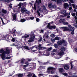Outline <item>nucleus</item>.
Listing matches in <instances>:
<instances>
[{"instance_id":"f257e3e1","label":"nucleus","mask_w":77,"mask_h":77,"mask_svg":"<svg viewBox=\"0 0 77 77\" xmlns=\"http://www.w3.org/2000/svg\"><path fill=\"white\" fill-rule=\"evenodd\" d=\"M0 53H2L1 54V57L3 60H5V59H10L12 57H6V54H9L10 53V50L9 48H6V51H5L3 49H2L0 50Z\"/></svg>"},{"instance_id":"f03ea898","label":"nucleus","mask_w":77,"mask_h":77,"mask_svg":"<svg viewBox=\"0 0 77 77\" xmlns=\"http://www.w3.org/2000/svg\"><path fill=\"white\" fill-rule=\"evenodd\" d=\"M29 38L30 39L28 40V42L30 43L33 42L35 41V36L33 34L31 35H23L22 37V38H24V40L26 41V38H29Z\"/></svg>"},{"instance_id":"7ed1b4c3","label":"nucleus","mask_w":77,"mask_h":77,"mask_svg":"<svg viewBox=\"0 0 77 77\" xmlns=\"http://www.w3.org/2000/svg\"><path fill=\"white\" fill-rule=\"evenodd\" d=\"M10 32H12V34L13 36H16V34L17 33V35L19 36H21L23 35V33L21 32H17L16 31V30L15 29H10Z\"/></svg>"},{"instance_id":"20e7f679","label":"nucleus","mask_w":77,"mask_h":77,"mask_svg":"<svg viewBox=\"0 0 77 77\" xmlns=\"http://www.w3.org/2000/svg\"><path fill=\"white\" fill-rule=\"evenodd\" d=\"M23 5V3H20L18 5V6L17 8H14L13 9V10L14 12H19V11H20V9H21V6Z\"/></svg>"},{"instance_id":"39448f33","label":"nucleus","mask_w":77,"mask_h":77,"mask_svg":"<svg viewBox=\"0 0 77 77\" xmlns=\"http://www.w3.org/2000/svg\"><path fill=\"white\" fill-rule=\"evenodd\" d=\"M61 14H64L65 16H67V18H70V13H66V10H62L61 11Z\"/></svg>"},{"instance_id":"423d86ee","label":"nucleus","mask_w":77,"mask_h":77,"mask_svg":"<svg viewBox=\"0 0 77 77\" xmlns=\"http://www.w3.org/2000/svg\"><path fill=\"white\" fill-rule=\"evenodd\" d=\"M9 34H8L6 35H4L3 34H2L0 38L1 39H4V40H5V41H8L9 40Z\"/></svg>"},{"instance_id":"0eeeda50","label":"nucleus","mask_w":77,"mask_h":77,"mask_svg":"<svg viewBox=\"0 0 77 77\" xmlns=\"http://www.w3.org/2000/svg\"><path fill=\"white\" fill-rule=\"evenodd\" d=\"M68 27H63V28L64 29L63 30V31L64 32H66V31H69V32H70L71 29H71L72 27H71V25H69L68 26Z\"/></svg>"},{"instance_id":"6e6552de","label":"nucleus","mask_w":77,"mask_h":77,"mask_svg":"<svg viewBox=\"0 0 77 77\" xmlns=\"http://www.w3.org/2000/svg\"><path fill=\"white\" fill-rule=\"evenodd\" d=\"M12 18L11 19L13 21H16L17 17V15L16 14L12 13Z\"/></svg>"},{"instance_id":"1a4fd4ad","label":"nucleus","mask_w":77,"mask_h":77,"mask_svg":"<svg viewBox=\"0 0 77 77\" xmlns=\"http://www.w3.org/2000/svg\"><path fill=\"white\" fill-rule=\"evenodd\" d=\"M43 55L44 56H50V52L49 51H44L43 52Z\"/></svg>"},{"instance_id":"9d476101","label":"nucleus","mask_w":77,"mask_h":77,"mask_svg":"<svg viewBox=\"0 0 77 77\" xmlns=\"http://www.w3.org/2000/svg\"><path fill=\"white\" fill-rule=\"evenodd\" d=\"M38 9L39 10H37V12L38 16H40V15H41V13H40L39 11L41 12H43V11H42V10H41V7L40 6H38Z\"/></svg>"},{"instance_id":"9b49d317","label":"nucleus","mask_w":77,"mask_h":77,"mask_svg":"<svg viewBox=\"0 0 77 77\" xmlns=\"http://www.w3.org/2000/svg\"><path fill=\"white\" fill-rule=\"evenodd\" d=\"M47 72L48 73V74H50L51 72V71L50 70H51V69H53V70H56V68H54L53 67H49L48 69Z\"/></svg>"},{"instance_id":"f8f14e48","label":"nucleus","mask_w":77,"mask_h":77,"mask_svg":"<svg viewBox=\"0 0 77 77\" xmlns=\"http://www.w3.org/2000/svg\"><path fill=\"white\" fill-rule=\"evenodd\" d=\"M44 41H46L48 39V35L45 33L43 36Z\"/></svg>"},{"instance_id":"ddd939ff","label":"nucleus","mask_w":77,"mask_h":77,"mask_svg":"<svg viewBox=\"0 0 77 77\" xmlns=\"http://www.w3.org/2000/svg\"><path fill=\"white\" fill-rule=\"evenodd\" d=\"M38 50H45L46 48L45 47H42V45L39 44H38Z\"/></svg>"},{"instance_id":"4468645a","label":"nucleus","mask_w":77,"mask_h":77,"mask_svg":"<svg viewBox=\"0 0 77 77\" xmlns=\"http://www.w3.org/2000/svg\"><path fill=\"white\" fill-rule=\"evenodd\" d=\"M50 23H49L48 25V28L49 29H56V26H50Z\"/></svg>"},{"instance_id":"2eb2a0df","label":"nucleus","mask_w":77,"mask_h":77,"mask_svg":"<svg viewBox=\"0 0 77 77\" xmlns=\"http://www.w3.org/2000/svg\"><path fill=\"white\" fill-rule=\"evenodd\" d=\"M33 75V77H37L35 74L33 73H29V74L27 75L28 77H31Z\"/></svg>"},{"instance_id":"dca6fc26","label":"nucleus","mask_w":77,"mask_h":77,"mask_svg":"<svg viewBox=\"0 0 77 77\" xmlns=\"http://www.w3.org/2000/svg\"><path fill=\"white\" fill-rule=\"evenodd\" d=\"M53 54V53H52V54L53 55V57H54V58H55V59H59L61 58L60 57H58L59 55L55 54Z\"/></svg>"},{"instance_id":"f3484780","label":"nucleus","mask_w":77,"mask_h":77,"mask_svg":"<svg viewBox=\"0 0 77 77\" xmlns=\"http://www.w3.org/2000/svg\"><path fill=\"white\" fill-rule=\"evenodd\" d=\"M63 66L64 67V69L66 70H68L69 69V66L67 64H64Z\"/></svg>"},{"instance_id":"a211bd4d","label":"nucleus","mask_w":77,"mask_h":77,"mask_svg":"<svg viewBox=\"0 0 77 77\" xmlns=\"http://www.w3.org/2000/svg\"><path fill=\"white\" fill-rule=\"evenodd\" d=\"M26 7H25V8L24 7H22L21 9V12L23 13V14H24L25 12L26 11Z\"/></svg>"},{"instance_id":"6ab92c4d","label":"nucleus","mask_w":77,"mask_h":77,"mask_svg":"<svg viewBox=\"0 0 77 77\" xmlns=\"http://www.w3.org/2000/svg\"><path fill=\"white\" fill-rule=\"evenodd\" d=\"M58 54V55H59V56H60L61 57H61L60 58H61V57H62L63 56V54H64V52L62 51H60V52H59Z\"/></svg>"},{"instance_id":"aec40b11","label":"nucleus","mask_w":77,"mask_h":77,"mask_svg":"<svg viewBox=\"0 0 77 77\" xmlns=\"http://www.w3.org/2000/svg\"><path fill=\"white\" fill-rule=\"evenodd\" d=\"M64 42H65L64 40H60V41H58V42H57V44L59 45H62V44H63Z\"/></svg>"},{"instance_id":"412c9836","label":"nucleus","mask_w":77,"mask_h":77,"mask_svg":"<svg viewBox=\"0 0 77 77\" xmlns=\"http://www.w3.org/2000/svg\"><path fill=\"white\" fill-rule=\"evenodd\" d=\"M64 8L65 9L68 8L69 7V5L67 3H65L64 4Z\"/></svg>"},{"instance_id":"4be33fe9","label":"nucleus","mask_w":77,"mask_h":77,"mask_svg":"<svg viewBox=\"0 0 77 77\" xmlns=\"http://www.w3.org/2000/svg\"><path fill=\"white\" fill-rule=\"evenodd\" d=\"M43 8L45 12V14H48V10H47V9H46L45 7L43 6Z\"/></svg>"},{"instance_id":"5701e85b","label":"nucleus","mask_w":77,"mask_h":77,"mask_svg":"<svg viewBox=\"0 0 77 77\" xmlns=\"http://www.w3.org/2000/svg\"><path fill=\"white\" fill-rule=\"evenodd\" d=\"M57 3V4L59 5H62V0H56Z\"/></svg>"},{"instance_id":"b1692460","label":"nucleus","mask_w":77,"mask_h":77,"mask_svg":"<svg viewBox=\"0 0 77 77\" xmlns=\"http://www.w3.org/2000/svg\"><path fill=\"white\" fill-rule=\"evenodd\" d=\"M65 21V19H62L60 20V23H63Z\"/></svg>"},{"instance_id":"393cba45","label":"nucleus","mask_w":77,"mask_h":77,"mask_svg":"<svg viewBox=\"0 0 77 77\" xmlns=\"http://www.w3.org/2000/svg\"><path fill=\"white\" fill-rule=\"evenodd\" d=\"M38 55L39 56L41 57L42 56V55H43V54L41 52V51H39L38 52Z\"/></svg>"},{"instance_id":"a878e982","label":"nucleus","mask_w":77,"mask_h":77,"mask_svg":"<svg viewBox=\"0 0 77 77\" xmlns=\"http://www.w3.org/2000/svg\"><path fill=\"white\" fill-rule=\"evenodd\" d=\"M60 50L61 51H64L66 49H65V47H61Z\"/></svg>"},{"instance_id":"bb28decb","label":"nucleus","mask_w":77,"mask_h":77,"mask_svg":"<svg viewBox=\"0 0 77 77\" xmlns=\"http://www.w3.org/2000/svg\"><path fill=\"white\" fill-rule=\"evenodd\" d=\"M0 19L2 20V25H5L7 24V23H5L3 21V19L2 18V17H0Z\"/></svg>"},{"instance_id":"cd10ccee","label":"nucleus","mask_w":77,"mask_h":77,"mask_svg":"<svg viewBox=\"0 0 77 77\" xmlns=\"http://www.w3.org/2000/svg\"><path fill=\"white\" fill-rule=\"evenodd\" d=\"M34 48H36V49H38V47H37V46H32V47H31L30 48L31 50H33Z\"/></svg>"},{"instance_id":"c85d7f7f","label":"nucleus","mask_w":77,"mask_h":77,"mask_svg":"<svg viewBox=\"0 0 77 77\" xmlns=\"http://www.w3.org/2000/svg\"><path fill=\"white\" fill-rule=\"evenodd\" d=\"M32 67H30L28 68L27 69H25V71H29V70H30V69H32Z\"/></svg>"},{"instance_id":"c756f323","label":"nucleus","mask_w":77,"mask_h":77,"mask_svg":"<svg viewBox=\"0 0 77 77\" xmlns=\"http://www.w3.org/2000/svg\"><path fill=\"white\" fill-rule=\"evenodd\" d=\"M26 59H23L21 61V62H20L22 64H23V63H24V62H26Z\"/></svg>"},{"instance_id":"7c9ffc66","label":"nucleus","mask_w":77,"mask_h":77,"mask_svg":"<svg viewBox=\"0 0 77 77\" xmlns=\"http://www.w3.org/2000/svg\"><path fill=\"white\" fill-rule=\"evenodd\" d=\"M36 3H37L38 5H39L41 3V0H36Z\"/></svg>"},{"instance_id":"2f4dec72","label":"nucleus","mask_w":77,"mask_h":77,"mask_svg":"<svg viewBox=\"0 0 77 77\" xmlns=\"http://www.w3.org/2000/svg\"><path fill=\"white\" fill-rule=\"evenodd\" d=\"M72 6H73V8L75 9H77V5H75L74 4H72Z\"/></svg>"},{"instance_id":"473e14b6","label":"nucleus","mask_w":77,"mask_h":77,"mask_svg":"<svg viewBox=\"0 0 77 77\" xmlns=\"http://www.w3.org/2000/svg\"><path fill=\"white\" fill-rule=\"evenodd\" d=\"M18 45H20L17 42L15 44H13V46H18Z\"/></svg>"},{"instance_id":"72a5a7b5","label":"nucleus","mask_w":77,"mask_h":77,"mask_svg":"<svg viewBox=\"0 0 77 77\" xmlns=\"http://www.w3.org/2000/svg\"><path fill=\"white\" fill-rule=\"evenodd\" d=\"M25 64L26 65H24L23 66V67H24V68H26L27 66L29 65V63H28V62H26V63H25Z\"/></svg>"},{"instance_id":"f704fd0d","label":"nucleus","mask_w":77,"mask_h":77,"mask_svg":"<svg viewBox=\"0 0 77 77\" xmlns=\"http://www.w3.org/2000/svg\"><path fill=\"white\" fill-rule=\"evenodd\" d=\"M48 7L49 8H52V4L51 3H49L48 4Z\"/></svg>"},{"instance_id":"c9c22d12","label":"nucleus","mask_w":77,"mask_h":77,"mask_svg":"<svg viewBox=\"0 0 77 77\" xmlns=\"http://www.w3.org/2000/svg\"><path fill=\"white\" fill-rule=\"evenodd\" d=\"M2 12L4 13L5 14H6L7 13V11L5 10L2 9Z\"/></svg>"},{"instance_id":"e433bc0d","label":"nucleus","mask_w":77,"mask_h":77,"mask_svg":"<svg viewBox=\"0 0 77 77\" xmlns=\"http://www.w3.org/2000/svg\"><path fill=\"white\" fill-rule=\"evenodd\" d=\"M59 71L60 72H62L63 71V69L62 68H60L59 69Z\"/></svg>"},{"instance_id":"4c0bfd02","label":"nucleus","mask_w":77,"mask_h":77,"mask_svg":"<svg viewBox=\"0 0 77 77\" xmlns=\"http://www.w3.org/2000/svg\"><path fill=\"white\" fill-rule=\"evenodd\" d=\"M24 48L26 50H29V47L27 46H24Z\"/></svg>"},{"instance_id":"58836bf2","label":"nucleus","mask_w":77,"mask_h":77,"mask_svg":"<svg viewBox=\"0 0 77 77\" xmlns=\"http://www.w3.org/2000/svg\"><path fill=\"white\" fill-rule=\"evenodd\" d=\"M64 42L63 43V45H64V46H66V45H67V42L65 40H64Z\"/></svg>"},{"instance_id":"ea45409f","label":"nucleus","mask_w":77,"mask_h":77,"mask_svg":"<svg viewBox=\"0 0 77 77\" xmlns=\"http://www.w3.org/2000/svg\"><path fill=\"white\" fill-rule=\"evenodd\" d=\"M57 8L56 5H52V8H53V9H56Z\"/></svg>"},{"instance_id":"a19ab883","label":"nucleus","mask_w":77,"mask_h":77,"mask_svg":"<svg viewBox=\"0 0 77 77\" xmlns=\"http://www.w3.org/2000/svg\"><path fill=\"white\" fill-rule=\"evenodd\" d=\"M26 20L24 19H21V23H24V22H25V21H26Z\"/></svg>"},{"instance_id":"79ce46f5","label":"nucleus","mask_w":77,"mask_h":77,"mask_svg":"<svg viewBox=\"0 0 77 77\" xmlns=\"http://www.w3.org/2000/svg\"><path fill=\"white\" fill-rule=\"evenodd\" d=\"M39 69H45V66H40Z\"/></svg>"},{"instance_id":"37998d69","label":"nucleus","mask_w":77,"mask_h":77,"mask_svg":"<svg viewBox=\"0 0 77 77\" xmlns=\"http://www.w3.org/2000/svg\"><path fill=\"white\" fill-rule=\"evenodd\" d=\"M42 40V38L41 37L38 38V41L39 42H41Z\"/></svg>"},{"instance_id":"c03bdc74","label":"nucleus","mask_w":77,"mask_h":77,"mask_svg":"<svg viewBox=\"0 0 77 77\" xmlns=\"http://www.w3.org/2000/svg\"><path fill=\"white\" fill-rule=\"evenodd\" d=\"M51 70H52L51 72V73L52 74H54V72H55L54 71H55V70H56L51 69Z\"/></svg>"},{"instance_id":"a18cd8bd","label":"nucleus","mask_w":77,"mask_h":77,"mask_svg":"<svg viewBox=\"0 0 77 77\" xmlns=\"http://www.w3.org/2000/svg\"><path fill=\"white\" fill-rule=\"evenodd\" d=\"M23 74H19L18 75V77H23Z\"/></svg>"},{"instance_id":"49530a36","label":"nucleus","mask_w":77,"mask_h":77,"mask_svg":"<svg viewBox=\"0 0 77 77\" xmlns=\"http://www.w3.org/2000/svg\"><path fill=\"white\" fill-rule=\"evenodd\" d=\"M34 9L36 11V4H35L34 5Z\"/></svg>"},{"instance_id":"de8ad7c7","label":"nucleus","mask_w":77,"mask_h":77,"mask_svg":"<svg viewBox=\"0 0 77 77\" xmlns=\"http://www.w3.org/2000/svg\"><path fill=\"white\" fill-rule=\"evenodd\" d=\"M51 38H54L55 37V35L53 34H52L51 35Z\"/></svg>"},{"instance_id":"09e8293b","label":"nucleus","mask_w":77,"mask_h":77,"mask_svg":"<svg viewBox=\"0 0 77 77\" xmlns=\"http://www.w3.org/2000/svg\"><path fill=\"white\" fill-rule=\"evenodd\" d=\"M26 13L27 14H28V15L29 14H30V12L29 11H27V10H26Z\"/></svg>"},{"instance_id":"8fccbe9b","label":"nucleus","mask_w":77,"mask_h":77,"mask_svg":"<svg viewBox=\"0 0 77 77\" xmlns=\"http://www.w3.org/2000/svg\"><path fill=\"white\" fill-rule=\"evenodd\" d=\"M70 2L72 3H74L75 2V0H69Z\"/></svg>"},{"instance_id":"3c124183","label":"nucleus","mask_w":77,"mask_h":77,"mask_svg":"<svg viewBox=\"0 0 77 77\" xmlns=\"http://www.w3.org/2000/svg\"><path fill=\"white\" fill-rule=\"evenodd\" d=\"M63 24L64 25H68V23L66 22H64Z\"/></svg>"},{"instance_id":"603ef678","label":"nucleus","mask_w":77,"mask_h":77,"mask_svg":"<svg viewBox=\"0 0 77 77\" xmlns=\"http://www.w3.org/2000/svg\"><path fill=\"white\" fill-rule=\"evenodd\" d=\"M54 46L55 47V48H58V45L56 44H55L54 45Z\"/></svg>"},{"instance_id":"864d4df0","label":"nucleus","mask_w":77,"mask_h":77,"mask_svg":"<svg viewBox=\"0 0 77 77\" xmlns=\"http://www.w3.org/2000/svg\"><path fill=\"white\" fill-rule=\"evenodd\" d=\"M70 29L71 31H74V27H72V28H71V29Z\"/></svg>"},{"instance_id":"5fc2aeb1","label":"nucleus","mask_w":77,"mask_h":77,"mask_svg":"<svg viewBox=\"0 0 77 77\" xmlns=\"http://www.w3.org/2000/svg\"><path fill=\"white\" fill-rule=\"evenodd\" d=\"M26 20H27V21H29L30 20V17H26Z\"/></svg>"},{"instance_id":"6e6d98bb","label":"nucleus","mask_w":77,"mask_h":77,"mask_svg":"<svg viewBox=\"0 0 77 77\" xmlns=\"http://www.w3.org/2000/svg\"><path fill=\"white\" fill-rule=\"evenodd\" d=\"M70 64L71 65V69H72V68H73L74 65H73V64H72V63H70Z\"/></svg>"},{"instance_id":"4d7b16f0","label":"nucleus","mask_w":77,"mask_h":77,"mask_svg":"<svg viewBox=\"0 0 77 77\" xmlns=\"http://www.w3.org/2000/svg\"><path fill=\"white\" fill-rule=\"evenodd\" d=\"M55 40H59V37H56L55 39Z\"/></svg>"},{"instance_id":"13d9d810","label":"nucleus","mask_w":77,"mask_h":77,"mask_svg":"<svg viewBox=\"0 0 77 77\" xmlns=\"http://www.w3.org/2000/svg\"><path fill=\"white\" fill-rule=\"evenodd\" d=\"M73 26L74 27H75L76 28H77V24L76 23H75L73 24Z\"/></svg>"},{"instance_id":"bf43d9fd","label":"nucleus","mask_w":77,"mask_h":77,"mask_svg":"<svg viewBox=\"0 0 77 77\" xmlns=\"http://www.w3.org/2000/svg\"><path fill=\"white\" fill-rule=\"evenodd\" d=\"M44 75V74L41 73V74H39L38 75V76L39 77H41V76H43Z\"/></svg>"},{"instance_id":"052dcab7","label":"nucleus","mask_w":77,"mask_h":77,"mask_svg":"<svg viewBox=\"0 0 77 77\" xmlns=\"http://www.w3.org/2000/svg\"><path fill=\"white\" fill-rule=\"evenodd\" d=\"M0 14L1 15H2V16H4L5 15V14L2 12H1L0 13Z\"/></svg>"},{"instance_id":"680f3d73","label":"nucleus","mask_w":77,"mask_h":77,"mask_svg":"<svg viewBox=\"0 0 77 77\" xmlns=\"http://www.w3.org/2000/svg\"><path fill=\"white\" fill-rule=\"evenodd\" d=\"M71 34V35H74V31H72Z\"/></svg>"},{"instance_id":"e2e57ef3","label":"nucleus","mask_w":77,"mask_h":77,"mask_svg":"<svg viewBox=\"0 0 77 77\" xmlns=\"http://www.w3.org/2000/svg\"><path fill=\"white\" fill-rule=\"evenodd\" d=\"M52 48L51 47V48H48V51H50V50H51L52 49Z\"/></svg>"},{"instance_id":"0e129e2a","label":"nucleus","mask_w":77,"mask_h":77,"mask_svg":"<svg viewBox=\"0 0 77 77\" xmlns=\"http://www.w3.org/2000/svg\"><path fill=\"white\" fill-rule=\"evenodd\" d=\"M39 21H40V20H39V18H37L36 19V21H37V22H39Z\"/></svg>"},{"instance_id":"69168bd1","label":"nucleus","mask_w":77,"mask_h":77,"mask_svg":"<svg viewBox=\"0 0 77 77\" xmlns=\"http://www.w3.org/2000/svg\"><path fill=\"white\" fill-rule=\"evenodd\" d=\"M63 75H65V76H68V74L66 73H64L63 74Z\"/></svg>"},{"instance_id":"338daca9","label":"nucleus","mask_w":77,"mask_h":77,"mask_svg":"<svg viewBox=\"0 0 77 77\" xmlns=\"http://www.w3.org/2000/svg\"><path fill=\"white\" fill-rule=\"evenodd\" d=\"M15 38H13L11 40V41L12 42H15Z\"/></svg>"},{"instance_id":"774afa93","label":"nucleus","mask_w":77,"mask_h":77,"mask_svg":"<svg viewBox=\"0 0 77 77\" xmlns=\"http://www.w3.org/2000/svg\"><path fill=\"white\" fill-rule=\"evenodd\" d=\"M44 29H41L40 31V33H43L44 32Z\"/></svg>"}]
</instances>
